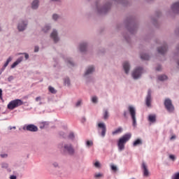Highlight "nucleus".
<instances>
[{
	"label": "nucleus",
	"mask_w": 179,
	"mask_h": 179,
	"mask_svg": "<svg viewBox=\"0 0 179 179\" xmlns=\"http://www.w3.org/2000/svg\"><path fill=\"white\" fill-rule=\"evenodd\" d=\"M131 134H126L119 139L117 146L120 152L125 149V143H127V142L131 139Z\"/></svg>",
	"instance_id": "f257e3e1"
},
{
	"label": "nucleus",
	"mask_w": 179,
	"mask_h": 179,
	"mask_svg": "<svg viewBox=\"0 0 179 179\" xmlns=\"http://www.w3.org/2000/svg\"><path fill=\"white\" fill-rule=\"evenodd\" d=\"M20 106H23V101L20 99H15L11 101L8 104V110H15L17 107H20Z\"/></svg>",
	"instance_id": "f03ea898"
},
{
	"label": "nucleus",
	"mask_w": 179,
	"mask_h": 179,
	"mask_svg": "<svg viewBox=\"0 0 179 179\" xmlns=\"http://www.w3.org/2000/svg\"><path fill=\"white\" fill-rule=\"evenodd\" d=\"M128 111L131 117L133 125L135 127V125H136V110L134 106H129L128 107Z\"/></svg>",
	"instance_id": "7ed1b4c3"
},
{
	"label": "nucleus",
	"mask_w": 179,
	"mask_h": 179,
	"mask_svg": "<svg viewBox=\"0 0 179 179\" xmlns=\"http://www.w3.org/2000/svg\"><path fill=\"white\" fill-rule=\"evenodd\" d=\"M164 106L165 108L169 113H173L174 111V106L173 105V102L170 99H166L164 101Z\"/></svg>",
	"instance_id": "20e7f679"
},
{
	"label": "nucleus",
	"mask_w": 179,
	"mask_h": 179,
	"mask_svg": "<svg viewBox=\"0 0 179 179\" xmlns=\"http://www.w3.org/2000/svg\"><path fill=\"white\" fill-rule=\"evenodd\" d=\"M142 67H138L132 73L134 79H138V78H141V76L142 75Z\"/></svg>",
	"instance_id": "39448f33"
},
{
	"label": "nucleus",
	"mask_w": 179,
	"mask_h": 179,
	"mask_svg": "<svg viewBox=\"0 0 179 179\" xmlns=\"http://www.w3.org/2000/svg\"><path fill=\"white\" fill-rule=\"evenodd\" d=\"M141 169L143 170V174L144 177H149L150 173L149 172V169H148V165L145 162L142 163Z\"/></svg>",
	"instance_id": "423d86ee"
},
{
	"label": "nucleus",
	"mask_w": 179,
	"mask_h": 179,
	"mask_svg": "<svg viewBox=\"0 0 179 179\" xmlns=\"http://www.w3.org/2000/svg\"><path fill=\"white\" fill-rule=\"evenodd\" d=\"M24 129L31 132H37V131H38V128L34 124H28L24 127Z\"/></svg>",
	"instance_id": "0eeeda50"
},
{
	"label": "nucleus",
	"mask_w": 179,
	"mask_h": 179,
	"mask_svg": "<svg viewBox=\"0 0 179 179\" xmlns=\"http://www.w3.org/2000/svg\"><path fill=\"white\" fill-rule=\"evenodd\" d=\"M98 128H101V129H102L101 135L104 138L106 136V132H107V127H106V124H104V123H99Z\"/></svg>",
	"instance_id": "6e6552de"
},
{
	"label": "nucleus",
	"mask_w": 179,
	"mask_h": 179,
	"mask_svg": "<svg viewBox=\"0 0 179 179\" xmlns=\"http://www.w3.org/2000/svg\"><path fill=\"white\" fill-rule=\"evenodd\" d=\"M152 102V91L150 90L148 92V95L145 100V103L148 107H150V103Z\"/></svg>",
	"instance_id": "1a4fd4ad"
},
{
	"label": "nucleus",
	"mask_w": 179,
	"mask_h": 179,
	"mask_svg": "<svg viewBox=\"0 0 179 179\" xmlns=\"http://www.w3.org/2000/svg\"><path fill=\"white\" fill-rule=\"evenodd\" d=\"M50 37L52 38L55 43H58V41H59V38H58V32H57L55 30H53L50 34Z\"/></svg>",
	"instance_id": "9d476101"
},
{
	"label": "nucleus",
	"mask_w": 179,
	"mask_h": 179,
	"mask_svg": "<svg viewBox=\"0 0 179 179\" xmlns=\"http://www.w3.org/2000/svg\"><path fill=\"white\" fill-rule=\"evenodd\" d=\"M171 9L174 13H179V1L173 3L171 6Z\"/></svg>",
	"instance_id": "9b49d317"
},
{
	"label": "nucleus",
	"mask_w": 179,
	"mask_h": 179,
	"mask_svg": "<svg viewBox=\"0 0 179 179\" xmlns=\"http://www.w3.org/2000/svg\"><path fill=\"white\" fill-rule=\"evenodd\" d=\"M158 52L159 54H162V55L163 54H166V52H167V45H164L162 48H159Z\"/></svg>",
	"instance_id": "f8f14e48"
},
{
	"label": "nucleus",
	"mask_w": 179,
	"mask_h": 179,
	"mask_svg": "<svg viewBox=\"0 0 179 179\" xmlns=\"http://www.w3.org/2000/svg\"><path fill=\"white\" fill-rule=\"evenodd\" d=\"M23 61V57H20L17 59L16 62H15L12 65H11V68H15L16 66H17V65H19V64H20Z\"/></svg>",
	"instance_id": "ddd939ff"
},
{
	"label": "nucleus",
	"mask_w": 179,
	"mask_h": 179,
	"mask_svg": "<svg viewBox=\"0 0 179 179\" xmlns=\"http://www.w3.org/2000/svg\"><path fill=\"white\" fill-rule=\"evenodd\" d=\"M27 26V24L24 22L20 23L17 27L19 31H23V30L26 29Z\"/></svg>",
	"instance_id": "4468645a"
},
{
	"label": "nucleus",
	"mask_w": 179,
	"mask_h": 179,
	"mask_svg": "<svg viewBox=\"0 0 179 179\" xmlns=\"http://www.w3.org/2000/svg\"><path fill=\"white\" fill-rule=\"evenodd\" d=\"M123 68L124 69L125 73H129V63L125 62L123 63Z\"/></svg>",
	"instance_id": "2eb2a0df"
},
{
	"label": "nucleus",
	"mask_w": 179,
	"mask_h": 179,
	"mask_svg": "<svg viewBox=\"0 0 179 179\" xmlns=\"http://www.w3.org/2000/svg\"><path fill=\"white\" fill-rule=\"evenodd\" d=\"M87 48V45L86 43H83L80 45V51L81 52H85Z\"/></svg>",
	"instance_id": "dca6fc26"
},
{
	"label": "nucleus",
	"mask_w": 179,
	"mask_h": 179,
	"mask_svg": "<svg viewBox=\"0 0 179 179\" xmlns=\"http://www.w3.org/2000/svg\"><path fill=\"white\" fill-rule=\"evenodd\" d=\"M92 72H94V67L93 66H91L87 69L85 72V76L90 75V73H92Z\"/></svg>",
	"instance_id": "f3484780"
},
{
	"label": "nucleus",
	"mask_w": 179,
	"mask_h": 179,
	"mask_svg": "<svg viewBox=\"0 0 179 179\" xmlns=\"http://www.w3.org/2000/svg\"><path fill=\"white\" fill-rule=\"evenodd\" d=\"M148 121L150 122H156V115H149Z\"/></svg>",
	"instance_id": "a211bd4d"
},
{
	"label": "nucleus",
	"mask_w": 179,
	"mask_h": 179,
	"mask_svg": "<svg viewBox=\"0 0 179 179\" xmlns=\"http://www.w3.org/2000/svg\"><path fill=\"white\" fill-rule=\"evenodd\" d=\"M122 132V127H118L116 130L112 132L113 135H117V134H121Z\"/></svg>",
	"instance_id": "6ab92c4d"
},
{
	"label": "nucleus",
	"mask_w": 179,
	"mask_h": 179,
	"mask_svg": "<svg viewBox=\"0 0 179 179\" xmlns=\"http://www.w3.org/2000/svg\"><path fill=\"white\" fill-rule=\"evenodd\" d=\"M68 153L69 155H73L75 153V149H73V147H72V145H69Z\"/></svg>",
	"instance_id": "aec40b11"
},
{
	"label": "nucleus",
	"mask_w": 179,
	"mask_h": 179,
	"mask_svg": "<svg viewBox=\"0 0 179 179\" xmlns=\"http://www.w3.org/2000/svg\"><path fill=\"white\" fill-rule=\"evenodd\" d=\"M32 9H37L38 8V0H34L32 2Z\"/></svg>",
	"instance_id": "412c9836"
},
{
	"label": "nucleus",
	"mask_w": 179,
	"mask_h": 179,
	"mask_svg": "<svg viewBox=\"0 0 179 179\" xmlns=\"http://www.w3.org/2000/svg\"><path fill=\"white\" fill-rule=\"evenodd\" d=\"M139 145H142V140L138 138L133 143V146L136 147L138 146Z\"/></svg>",
	"instance_id": "4be33fe9"
},
{
	"label": "nucleus",
	"mask_w": 179,
	"mask_h": 179,
	"mask_svg": "<svg viewBox=\"0 0 179 179\" xmlns=\"http://www.w3.org/2000/svg\"><path fill=\"white\" fill-rule=\"evenodd\" d=\"M48 90L52 94H55L57 93V90H55V88H54L53 87L49 86Z\"/></svg>",
	"instance_id": "5701e85b"
},
{
	"label": "nucleus",
	"mask_w": 179,
	"mask_h": 179,
	"mask_svg": "<svg viewBox=\"0 0 179 179\" xmlns=\"http://www.w3.org/2000/svg\"><path fill=\"white\" fill-rule=\"evenodd\" d=\"M141 59H144L145 61H148V59H149L150 57H149V55L143 54V55H141Z\"/></svg>",
	"instance_id": "b1692460"
},
{
	"label": "nucleus",
	"mask_w": 179,
	"mask_h": 179,
	"mask_svg": "<svg viewBox=\"0 0 179 179\" xmlns=\"http://www.w3.org/2000/svg\"><path fill=\"white\" fill-rule=\"evenodd\" d=\"M12 61V57H8V59L6 60V63L3 65V68H6V66H8V65H9V62H10Z\"/></svg>",
	"instance_id": "393cba45"
},
{
	"label": "nucleus",
	"mask_w": 179,
	"mask_h": 179,
	"mask_svg": "<svg viewBox=\"0 0 179 179\" xmlns=\"http://www.w3.org/2000/svg\"><path fill=\"white\" fill-rule=\"evenodd\" d=\"M69 139H71V141H73L75 139V134L73 132L71 131L69 134Z\"/></svg>",
	"instance_id": "a878e982"
},
{
	"label": "nucleus",
	"mask_w": 179,
	"mask_h": 179,
	"mask_svg": "<svg viewBox=\"0 0 179 179\" xmlns=\"http://www.w3.org/2000/svg\"><path fill=\"white\" fill-rule=\"evenodd\" d=\"M159 80H166L167 79V76L166 75H162L158 76Z\"/></svg>",
	"instance_id": "bb28decb"
},
{
	"label": "nucleus",
	"mask_w": 179,
	"mask_h": 179,
	"mask_svg": "<svg viewBox=\"0 0 179 179\" xmlns=\"http://www.w3.org/2000/svg\"><path fill=\"white\" fill-rule=\"evenodd\" d=\"M102 177H103V175L102 173H95L94 175V178H101Z\"/></svg>",
	"instance_id": "cd10ccee"
},
{
	"label": "nucleus",
	"mask_w": 179,
	"mask_h": 179,
	"mask_svg": "<svg viewBox=\"0 0 179 179\" xmlns=\"http://www.w3.org/2000/svg\"><path fill=\"white\" fill-rule=\"evenodd\" d=\"M103 118H104V120H107V118H108V111L105 110L104 114H103Z\"/></svg>",
	"instance_id": "c85d7f7f"
},
{
	"label": "nucleus",
	"mask_w": 179,
	"mask_h": 179,
	"mask_svg": "<svg viewBox=\"0 0 179 179\" xmlns=\"http://www.w3.org/2000/svg\"><path fill=\"white\" fill-rule=\"evenodd\" d=\"M87 146L90 147V146H93V141H87L86 143Z\"/></svg>",
	"instance_id": "c756f323"
},
{
	"label": "nucleus",
	"mask_w": 179,
	"mask_h": 179,
	"mask_svg": "<svg viewBox=\"0 0 179 179\" xmlns=\"http://www.w3.org/2000/svg\"><path fill=\"white\" fill-rule=\"evenodd\" d=\"M110 169H111V170H112L113 171H114V173H116V171H117V167H116L115 165H111V166H110Z\"/></svg>",
	"instance_id": "7c9ffc66"
},
{
	"label": "nucleus",
	"mask_w": 179,
	"mask_h": 179,
	"mask_svg": "<svg viewBox=\"0 0 179 179\" xmlns=\"http://www.w3.org/2000/svg\"><path fill=\"white\" fill-rule=\"evenodd\" d=\"M50 29H51V27L50 26H46L45 27V28L43 29V31L45 33H47V31H48V30H50Z\"/></svg>",
	"instance_id": "2f4dec72"
},
{
	"label": "nucleus",
	"mask_w": 179,
	"mask_h": 179,
	"mask_svg": "<svg viewBox=\"0 0 179 179\" xmlns=\"http://www.w3.org/2000/svg\"><path fill=\"white\" fill-rule=\"evenodd\" d=\"M59 16H58V15H57V14H54V15H52V19H53V20H57L59 19Z\"/></svg>",
	"instance_id": "473e14b6"
},
{
	"label": "nucleus",
	"mask_w": 179,
	"mask_h": 179,
	"mask_svg": "<svg viewBox=\"0 0 179 179\" xmlns=\"http://www.w3.org/2000/svg\"><path fill=\"white\" fill-rule=\"evenodd\" d=\"M92 103H97V96H92Z\"/></svg>",
	"instance_id": "72a5a7b5"
},
{
	"label": "nucleus",
	"mask_w": 179,
	"mask_h": 179,
	"mask_svg": "<svg viewBox=\"0 0 179 179\" xmlns=\"http://www.w3.org/2000/svg\"><path fill=\"white\" fill-rule=\"evenodd\" d=\"M73 66V65H75V63H73V62L71 59H69V66Z\"/></svg>",
	"instance_id": "f704fd0d"
},
{
	"label": "nucleus",
	"mask_w": 179,
	"mask_h": 179,
	"mask_svg": "<svg viewBox=\"0 0 179 179\" xmlns=\"http://www.w3.org/2000/svg\"><path fill=\"white\" fill-rule=\"evenodd\" d=\"M94 166H95V167H96V169H100V162H96L94 163Z\"/></svg>",
	"instance_id": "c9c22d12"
},
{
	"label": "nucleus",
	"mask_w": 179,
	"mask_h": 179,
	"mask_svg": "<svg viewBox=\"0 0 179 179\" xmlns=\"http://www.w3.org/2000/svg\"><path fill=\"white\" fill-rule=\"evenodd\" d=\"M173 179H179V172L173 175Z\"/></svg>",
	"instance_id": "e433bc0d"
},
{
	"label": "nucleus",
	"mask_w": 179,
	"mask_h": 179,
	"mask_svg": "<svg viewBox=\"0 0 179 179\" xmlns=\"http://www.w3.org/2000/svg\"><path fill=\"white\" fill-rule=\"evenodd\" d=\"M169 158L171 159V160H173L174 162V160H176V157L173 155H169Z\"/></svg>",
	"instance_id": "4c0bfd02"
},
{
	"label": "nucleus",
	"mask_w": 179,
	"mask_h": 179,
	"mask_svg": "<svg viewBox=\"0 0 179 179\" xmlns=\"http://www.w3.org/2000/svg\"><path fill=\"white\" fill-rule=\"evenodd\" d=\"M80 104H82V101L79 100L78 101H77L76 106V107H79V106H80Z\"/></svg>",
	"instance_id": "58836bf2"
},
{
	"label": "nucleus",
	"mask_w": 179,
	"mask_h": 179,
	"mask_svg": "<svg viewBox=\"0 0 179 179\" xmlns=\"http://www.w3.org/2000/svg\"><path fill=\"white\" fill-rule=\"evenodd\" d=\"M8 82H11V80H13V76H11L8 77Z\"/></svg>",
	"instance_id": "ea45409f"
},
{
	"label": "nucleus",
	"mask_w": 179,
	"mask_h": 179,
	"mask_svg": "<svg viewBox=\"0 0 179 179\" xmlns=\"http://www.w3.org/2000/svg\"><path fill=\"white\" fill-rule=\"evenodd\" d=\"M36 101H41V96H38L36 98Z\"/></svg>",
	"instance_id": "a19ab883"
},
{
	"label": "nucleus",
	"mask_w": 179,
	"mask_h": 179,
	"mask_svg": "<svg viewBox=\"0 0 179 179\" xmlns=\"http://www.w3.org/2000/svg\"><path fill=\"white\" fill-rule=\"evenodd\" d=\"M38 50H39L38 46H35V48H34L35 52H38Z\"/></svg>",
	"instance_id": "79ce46f5"
},
{
	"label": "nucleus",
	"mask_w": 179,
	"mask_h": 179,
	"mask_svg": "<svg viewBox=\"0 0 179 179\" xmlns=\"http://www.w3.org/2000/svg\"><path fill=\"white\" fill-rule=\"evenodd\" d=\"M156 71H162V66H158L156 69Z\"/></svg>",
	"instance_id": "37998d69"
},
{
	"label": "nucleus",
	"mask_w": 179,
	"mask_h": 179,
	"mask_svg": "<svg viewBox=\"0 0 179 179\" xmlns=\"http://www.w3.org/2000/svg\"><path fill=\"white\" fill-rule=\"evenodd\" d=\"M1 157H8V155H6V154H1Z\"/></svg>",
	"instance_id": "c03bdc74"
},
{
	"label": "nucleus",
	"mask_w": 179,
	"mask_h": 179,
	"mask_svg": "<svg viewBox=\"0 0 179 179\" xmlns=\"http://www.w3.org/2000/svg\"><path fill=\"white\" fill-rule=\"evenodd\" d=\"M0 99L2 100V90L0 89Z\"/></svg>",
	"instance_id": "a18cd8bd"
},
{
	"label": "nucleus",
	"mask_w": 179,
	"mask_h": 179,
	"mask_svg": "<svg viewBox=\"0 0 179 179\" xmlns=\"http://www.w3.org/2000/svg\"><path fill=\"white\" fill-rule=\"evenodd\" d=\"M26 59H29V55L27 53L24 54Z\"/></svg>",
	"instance_id": "49530a36"
},
{
	"label": "nucleus",
	"mask_w": 179,
	"mask_h": 179,
	"mask_svg": "<svg viewBox=\"0 0 179 179\" xmlns=\"http://www.w3.org/2000/svg\"><path fill=\"white\" fill-rule=\"evenodd\" d=\"M10 179H16V176H11L10 177Z\"/></svg>",
	"instance_id": "de8ad7c7"
},
{
	"label": "nucleus",
	"mask_w": 179,
	"mask_h": 179,
	"mask_svg": "<svg viewBox=\"0 0 179 179\" xmlns=\"http://www.w3.org/2000/svg\"><path fill=\"white\" fill-rule=\"evenodd\" d=\"M68 150V145H64V151L66 152Z\"/></svg>",
	"instance_id": "09e8293b"
},
{
	"label": "nucleus",
	"mask_w": 179,
	"mask_h": 179,
	"mask_svg": "<svg viewBox=\"0 0 179 179\" xmlns=\"http://www.w3.org/2000/svg\"><path fill=\"white\" fill-rule=\"evenodd\" d=\"M123 115H124V117L125 118H127V111H124V112Z\"/></svg>",
	"instance_id": "8fccbe9b"
},
{
	"label": "nucleus",
	"mask_w": 179,
	"mask_h": 179,
	"mask_svg": "<svg viewBox=\"0 0 179 179\" xmlns=\"http://www.w3.org/2000/svg\"><path fill=\"white\" fill-rule=\"evenodd\" d=\"M173 139H176V136H172L171 137V140H173Z\"/></svg>",
	"instance_id": "3c124183"
},
{
	"label": "nucleus",
	"mask_w": 179,
	"mask_h": 179,
	"mask_svg": "<svg viewBox=\"0 0 179 179\" xmlns=\"http://www.w3.org/2000/svg\"><path fill=\"white\" fill-rule=\"evenodd\" d=\"M60 135H61L62 136H64V133H63V132H60Z\"/></svg>",
	"instance_id": "603ef678"
},
{
	"label": "nucleus",
	"mask_w": 179,
	"mask_h": 179,
	"mask_svg": "<svg viewBox=\"0 0 179 179\" xmlns=\"http://www.w3.org/2000/svg\"><path fill=\"white\" fill-rule=\"evenodd\" d=\"M52 1H58V0H52Z\"/></svg>",
	"instance_id": "864d4df0"
},
{
	"label": "nucleus",
	"mask_w": 179,
	"mask_h": 179,
	"mask_svg": "<svg viewBox=\"0 0 179 179\" xmlns=\"http://www.w3.org/2000/svg\"><path fill=\"white\" fill-rule=\"evenodd\" d=\"M178 65L179 66V61L178 62Z\"/></svg>",
	"instance_id": "5fc2aeb1"
},
{
	"label": "nucleus",
	"mask_w": 179,
	"mask_h": 179,
	"mask_svg": "<svg viewBox=\"0 0 179 179\" xmlns=\"http://www.w3.org/2000/svg\"><path fill=\"white\" fill-rule=\"evenodd\" d=\"M13 129H16V127H13Z\"/></svg>",
	"instance_id": "6e6d98bb"
},
{
	"label": "nucleus",
	"mask_w": 179,
	"mask_h": 179,
	"mask_svg": "<svg viewBox=\"0 0 179 179\" xmlns=\"http://www.w3.org/2000/svg\"><path fill=\"white\" fill-rule=\"evenodd\" d=\"M40 104H42L41 102H40Z\"/></svg>",
	"instance_id": "4d7b16f0"
},
{
	"label": "nucleus",
	"mask_w": 179,
	"mask_h": 179,
	"mask_svg": "<svg viewBox=\"0 0 179 179\" xmlns=\"http://www.w3.org/2000/svg\"><path fill=\"white\" fill-rule=\"evenodd\" d=\"M178 51H179V48H178Z\"/></svg>",
	"instance_id": "13d9d810"
}]
</instances>
